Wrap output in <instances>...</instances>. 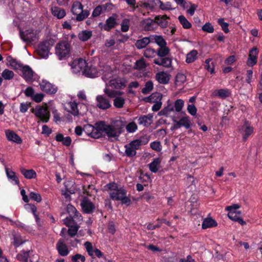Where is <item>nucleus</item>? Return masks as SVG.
<instances>
[{"instance_id":"f257e3e1","label":"nucleus","mask_w":262,"mask_h":262,"mask_svg":"<svg viewBox=\"0 0 262 262\" xmlns=\"http://www.w3.org/2000/svg\"><path fill=\"white\" fill-rule=\"evenodd\" d=\"M102 79L106 83V86H112L116 89H122L126 86V80L121 77H118L114 74L109 66L104 68Z\"/></svg>"},{"instance_id":"f03ea898","label":"nucleus","mask_w":262,"mask_h":262,"mask_svg":"<svg viewBox=\"0 0 262 262\" xmlns=\"http://www.w3.org/2000/svg\"><path fill=\"white\" fill-rule=\"evenodd\" d=\"M110 197L113 200L121 201L123 204L129 205L130 200L126 196V191L122 188H118L115 183H110L107 185Z\"/></svg>"},{"instance_id":"7ed1b4c3","label":"nucleus","mask_w":262,"mask_h":262,"mask_svg":"<svg viewBox=\"0 0 262 262\" xmlns=\"http://www.w3.org/2000/svg\"><path fill=\"white\" fill-rule=\"evenodd\" d=\"M149 141V138L143 137L139 139L134 140L125 145V153L128 157H134L136 154V150L142 145L146 144Z\"/></svg>"},{"instance_id":"20e7f679","label":"nucleus","mask_w":262,"mask_h":262,"mask_svg":"<svg viewBox=\"0 0 262 262\" xmlns=\"http://www.w3.org/2000/svg\"><path fill=\"white\" fill-rule=\"evenodd\" d=\"M71 47L69 43L67 41H62L58 42L55 47V54L59 60H62L69 56Z\"/></svg>"},{"instance_id":"39448f33","label":"nucleus","mask_w":262,"mask_h":262,"mask_svg":"<svg viewBox=\"0 0 262 262\" xmlns=\"http://www.w3.org/2000/svg\"><path fill=\"white\" fill-rule=\"evenodd\" d=\"M167 17L165 15L162 16H157L155 17V20L151 19L147 20L145 21V29L147 30H154L158 25L162 28L166 27L167 26Z\"/></svg>"},{"instance_id":"423d86ee","label":"nucleus","mask_w":262,"mask_h":262,"mask_svg":"<svg viewBox=\"0 0 262 262\" xmlns=\"http://www.w3.org/2000/svg\"><path fill=\"white\" fill-rule=\"evenodd\" d=\"M71 12L73 15H76V20L81 21L89 15L88 10H83L82 4L79 2H75L72 6Z\"/></svg>"},{"instance_id":"0eeeda50","label":"nucleus","mask_w":262,"mask_h":262,"mask_svg":"<svg viewBox=\"0 0 262 262\" xmlns=\"http://www.w3.org/2000/svg\"><path fill=\"white\" fill-rule=\"evenodd\" d=\"M31 111L40 121L46 123L48 122L50 113L47 106L37 105L35 108L32 109Z\"/></svg>"},{"instance_id":"6e6552de","label":"nucleus","mask_w":262,"mask_h":262,"mask_svg":"<svg viewBox=\"0 0 262 262\" xmlns=\"http://www.w3.org/2000/svg\"><path fill=\"white\" fill-rule=\"evenodd\" d=\"M86 65L87 63L85 60L79 58L73 60L71 64V67L73 73L83 75V71L85 69Z\"/></svg>"},{"instance_id":"1a4fd4ad","label":"nucleus","mask_w":262,"mask_h":262,"mask_svg":"<svg viewBox=\"0 0 262 262\" xmlns=\"http://www.w3.org/2000/svg\"><path fill=\"white\" fill-rule=\"evenodd\" d=\"M162 95L159 93H155L151 94L148 98L147 101L154 103V104L152 106V111L154 112H157L159 111L162 106L161 99Z\"/></svg>"},{"instance_id":"9d476101","label":"nucleus","mask_w":262,"mask_h":262,"mask_svg":"<svg viewBox=\"0 0 262 262\" xmlns=\"http://www.w3.org/2000/svg\"><path fill=\"white\" fill-rule=\"evenodd\" d=\"M39 31L29 29L22 32L20 34L21 38L26 42H32L37 40L39 36Z\"/></svg>"},{"instance_id":"9b49d317","label":"nucleus","mask_w":262,"mask_h":262,"mask_svg":"<svg viewBox=\"0 0 262 262\" xmlns=\"http://www.w3.org/2000/svg\"><path fill=\"white\" fill-rule=\"evenodd\" d=\"M51 46L48 41L40 43L36 50L37 54L42 58H46L50 54Z\"/></svg>"},{"instance_id":"f8f14e48","label":"nucleus","mask_w":262,"mask_h":262,"mask_svg":"<svg viewBox=\"0 0 262 262\" xmlns=\"http://www.w3.org/2000/svg\"><path fill=\"white\" fill-rule=\"evenodd\" d=\"M239 132L242 135L243 140H246L253 133V127L249 122L245 121L239 128Z\"/></svg>"},{"instance_id":"ddd939ff","label":"nucleus","mask_w":262,"mask_h":262,"mask_svg":"<svg viewBox=\"0 0 262 262\" xmlns=\"http://www.w3.org/2000/svg\"><path fill=\"white\" fill-rule=\"evenodd\" d=\"M258 52V50L256 47H254L250 50L247 61V64L248 66L253 67L257 63Z\"/></svg>"},{"instance_id":"4468645a","label":"nucleus","mask_w":262,"mask_h":262,"mask_svg":"<svg viewBox=\"0 0 262 262\" xmlns=\"http://www.w3.org/2000/svg\"><path fill=\"white\" fill-rule=\"evenodd\" d=\"M42 91L49 94H55L57 91V88L46 80H42L39 84Z\"/></svg>"},{"instance_id":"2eb2a0df","label":"nucleus","mask_w":262,"mask_h":262,"mask_svg":"<svg viewBox=\"0 0 262 262\" xmlns=\"http://www.w3.org/2000/svg\"><path fill=\"white\" fill-rule=\"evenodd\" d=\"M21 70L23 73V76L26 81H33L35 79V74L30 67L28 66H23Z\"/></svg>"},{"instance_id":"dca6fc26","label":"nucleus","mask_w":262,"mask_h":262,"mask_svg":"<svg viewBox=\"0 0 262 262\" xmlns=\"http://www.w3.org/2000/svg\"><path fill=\"white\" fill-rule=\"evenodd\" d=\"M64 108L74 116H77L80 114H82L81 112H79L77 103L75 101L67 102L64 105Z\"/></svg>"},{"instance_id":"f3484780","label":"nucleus","mask_w":262,"mask_h":262,"mask_svg":"<svg viewBox=\"0 0 262 262\" xmlns=\"http://www.w3.org/2000/svg\"><path fill=\"white\" fill-rule=\"evenodd\" d=\"M97 106L100 109L105 110L110 108L111 104L108 99L102 95L96 97Z\"/></svg>"},{"instance_id":"a211bd4d","label":"nucleus","mask_w":262,"mask_h":262,"mask_svg":"<svg viewBox=\"0 0 262 262\" xmlns=\"http://www.w3.org/2000/svg\"><path fill=\"white\" fill-rule=\"evenodd\" d=\"M104 122H99L95 124V126L93 129V132L91 134V137L93 138H100L103 132Z\"/></svg>"},{"instance_id":"6ab92c4d","label":"nucleus","mask_w":262,"mask_h":262,"mask_svg":"<svg viewBox=\"0 0 262 262\" xmlns=\"http://www.w3.org/2000/svg\"><path fill=\"white\" fill-rule=\"evenodd\" d=\"M113 5L111 4L106 3L104 5L97 6L93 11L92 16L97 17L102 13L112 9Z\"/></svg>"},{"instance_id":"aec40b11","label":"nucleus","mask_w":262,"mask_h":262,"mask_svg":"<svg viewBox=\"0 0 262 262\" xmlns=\"http://www.w3.org/2000/svg\"><path fill=\"white\" fill-rule=\"evenodd\" d=\"M56 248L61 256H67L69 253L67 245L62 239H59L57 243Z\"/></svg>"},{"instance_id":"412c9836","label":"nucleus","mask_w":262,"mask_h":262,"mask_svg":"<svg viewBox=\"0 0 262 262\" xmlns=\"http://www.w3.org/2000/svg\"><path fill=\"white\" fill-rule=\"evenodd\" d=\"M82 209L84 213H90L95 209V205L87 199H84L81 203Z\"/></svg>"},{"instance_id":"4be33fe9","label":"nucleus","mask_w":262,"mask_h":262,"mask_svg":"<svg viewBox=\"0 0 262 262\" xmlns=\"http://www.w3.org/2000/svg\"><path fill=\"white\" fill-rule=\"evenodd\" d=\"M67 211L73 220L77 222H80L82 221L81 215L73 206L71 205H67Z\"/></svg>"},{"instance_id":"5701e85b","label":"nucleus","mask_w":262,"mask_h":262,"mask_svg":"<svg viewBox=\"0 0 262 262\" xmlns=\"http://www.w3.org/2000/svg\"><path fill=\"white\" fill-rule=\"evenodd\" d=\"M103 132L110 137H117L120 134L112 125H107L104 123Z\"/></svg>"},{"instance_id":"b1692460","label":"nucleus","mask_w":262,"mask_h":262,"mask_svg":"<svg viewBox=\"0 0 262 262\" xmlns=\"http://www.w3.org/2000/svg\"><path fill=\"white\" fill-rule=\"evenodd\" d=\"M83 75L89 78H94L98 76V71L95 67L87 64L85 69L83 71Z\"/></svg>"},{"instance_id":"393cba45","label":"nucleus","mask_w":262,"mask_h":262,"mask_svg":"<svg viewBox=\"0 0 262 262\" xmlns=\"http://www.w3.org/2000/svg\"><path fill=\"white\" fill-rule=\"evenodd\" d=\"M5 171L8 180L14 185H18L19 183V179L16 173L11 169L6 167Z\"/></svg>"},{"instance_id":"a878e982","label":"nucleus","mask_w":262,"mask_h":262,"mask_svg":"<svg viewBox=\"0 0 262 262\" xmlns=\"http://www.w3.org/2000/svg\"><path fill=\"white\" fill-rule=\"evenodd\" d=\"M170 75L165 72H160L156 74V79L160 83H167L170 79Z\"/></svg>"},{"instance_id":"bb28decb","label":"nucleus","mask_w":262,"mask_h":262,"mask_svg":"<svg viewBox=\"0 0 262 262\" xmlns=\"http://www.w3.org/2000/svg\"><path fill=\"white\" fill-rule=\"evenodd\" d=\"M149 1L154 3V4L151 5L152 7H154L155 5L159 6L160 8L162 10H169L172 9L171 4L170 2L163 3L160 0H149Z\"/></svg>"},{"instance_id":"cd10ccee","label":"nucleus","mask_w":262,"mask_h":262,"mask_svg":"<svg viewBox=\"0 0 262 262\" xmlns=\"http://www.w3.org/2000/svg\"><path fill=\"white\" fill-rule=\"evenodd\" d=\"M52 14L58 19L63 18L66 15V11L61 8L55 6L51 8Z\"/></svg>"},{"instance_id":"c85d7f7f","label":"nucleus","mask_w":262,"mask_h":262,"mask_svg":"<svg viewBox=\"0 0 262 262\" xmlns=\"http://www.w3.org/2000/svg\"><path fill=\"white\" fill-rule=\"evenodd\" d=\"M6 64L7 66L10 67L14 70H21L23 66L20 63L17 61L15 59L11 56H8L6 58Z\"/></svg>"},{"instance_id":"c756f323","label":"nucleus","mask_w":262,"mask_h":262,"mask_svg":"<svg viewBox=\"0 0 262 262\" xmlns=\"http://www.w3.org/2000/svg\"><path fill=\"white\" fill-rule=\"evenodd\" d=\"M5 134L8 140L17 143H20L21 142V138L14 132L10 130H6Z\"/></svg>"},{"instance_id":"7c9ffc66","label":"nucleus","mask_w":262,"mask_h":262,"mask_svg":"<svg viewBox=\"0 0 262 262\" xmlns=\"http://www.w3.org/2000/svg\"><path fill=\"white\" fill-rule=\"evenodd\" d=\"M161 159L160 158H155L149 164V168L150 170L154 173L157 172L161 168Z\"/></svg>"},{"instance_id":"2f4dec72","label":"nucleus","mask_w":262,"mask_h":262,"mask_svg":"<svg viewBox=\"0 0 262 262\" xmlns=\"http://www.w3.org/2000/svg\"><path fill=\"white\" fill-rule=\"evenodd\" d=\"M20 170L21 174L27 179H34L37 177L36 172L33 169H26L21 167Z\"/></svg>"},{"instance_id":"473e14b6","label":"nucleus","mask_w":262,"mask_h":262,"mask_svg":"<svg viewBox=\"0 0 262 262\" xmlns=\"http://www.w3.org/2000/svg\"><path fill=\"white\" fill-rule=\"evenodd\" d=\"M55 139L57 141L61 142L64 145L69 146L70 145L72 140L70 137H64L61 134H57Z\"/></svg>"},{"instance_id":"72a5a7b5","label":"nucleus","mask_w":262,"mask_h":262,"mask_svg":"<svg viewBox=\"0 0 262 262\" xmlns=\"http://www.w3.org/2000/svg\"><path fill=\"white\" fill-rule=\"evenodd\" d=\"M151 41L150 36L149 37H144L136 41L135 46L138 49H142L148 45Z\"/></svg>"},{"instance_id":"f704fd0d","label":"nucleus","mask_w":262,"mask_h":262,"mask_svg":"<svg viewBox=\"0 0 262 262\" xmlns=\"http://www.w3.org/2000/svg\"><path fill=\"white\" fill-rule=\"evenodd\" d=\"M198 52L196 50H192L186 54V62L187 63H192L197 59Z\"/></svg>"},{"instance_id":"c9c22d12","label":"nucleus","mask_w":262,"mask_h":262,"mask_svg":"<svg viewBox=\"0 0 262 262\" xmlns=\"http://www.w3.org/2000/svg\"><path fill=\"white\" fill-rule=\"evenodd\" d=\"M150 38L151 39L150 42L156 43L159 47L166 45V42L162 36L153 35H150Z\"/></svg>"},{"instance_id":"e433bc0d","label":"nucleus","mask_w":262,"mask_h":262,"mask_svg":"<svg viewBox=\"0 0 262 262\" xmlns=\"http://www.w3.org/2000/svg\"><path fill=\"white\" fill-rule=\"evenodd\" d=\"M178 122L181 127L184 126L186 129H188L191 124L189 117L186 115L182 117L180 119L178 120Z\"/></svg>"},{"instance_id":"4c0bfd02","label":"nucleus","mask_w":262,"mask_h":262,"mask_svg":"<svg viewBox=\"0 0 262 262\" xmlns=\"http://www.w3.org/2000/svg\"><path fill=\"white\" fill-rule=\"evenodd\" d=\"M216 225V222L211 218H206L202 223V228L203 229L215 227Z\"/></svg>"},{"instance_id":"58836bf2","label":"nucleus","mask_w":262,"mask_h":262,"mask_svg":"<svg viewBox=\"0 0 262 262\" xmlns=\"http://www.w3.org/2000/svg\"><path fill=\"white\" fill-rule=\"evenodd\" d=\"M175 111L174 105L172 103L168 104L166 107H165L159 113V115L160 116H168L170 113Z\"/></svg>"},{"instance_id":"ea45409f","label":"nucleus","mask_w":262,"mask_h":262,"mask_svg":"<svg viewBox=\"0 0 262 262\" xmlns=\"http://www.w3.org/2000/svg\"><path fill=\"white\" fill-rule=\"evenodd\" d=\"M112 124L115 129L119 132L120 134H121L122 132V129L125 125V122L121 119H118L114 121Z\"/></svg>"},{"instance_id":"a19ab883","label":"nucleus","mask_w":262,"mask_h":262,"mask_svg":"<svg viewBox=\"0 0 262 262\" xmlns=\"http://www.w3.org/2000/svg\"><path fill=\"white\" fill-rule=\"evenodd\" d=\"M213 96H219L222 98H225L230 95L229 91L227 89H220L215 90L213 92Z\"/></svg>"},{"instance_id":"79ce46f5","label":"nucleus","mask_w":262,"mask_h":262,"mask_svg":"<svg viewBox=\"0 0 262 262\" xmlns=\"http://www.w3.org/2000/svg\"><path fill=\"white\" fill-rule=\"evenodd\" d=\"M116 24V19L113 17H110L106 21V24L104 25L103 28L106 31L115 27Z\"/></svg>"},{"instance_id":"37998d69","label":"nucleus","mask_w":262,"mask_h":262,"mask_svg":"<svg viewBox=\"0 0 262 262\" xmlns=\"http://www.w3.org/2000/svg\"><path fill=\"white\" fill-rule=\"evenodd\" d=\"M104 93L110 98H116L122 95L123 92L120 91L112 90L108 88H105L104 90Z\"/></svg>"},{"instance_id":"c03bdc74","label":"nucleus","mask_w":262,"mask_h":262,"mask_svg":"<svg viewBox=\"0 0 262 262\" xmlns=\"http://www.w3.org/2000/svg\"><path fill=\"white\" fill-rule=\"evenodd\" d=\"M92 35L91 31L83 30L78 34V38L80 40L85 41L88 40L92 36Z\"/></svg>"},{"instance_id":"a18cd8bd","label":"nucleus","mask_w":262,"mask_h":262,"mask_svg":"<svg viewBox=\"0 0 262 262\" xmlns=\"http://www.w3.org/2000/svg\"><path fill=\"white\" fill-rule=\"evenodd\" d=\"M152 117L142 116L139 118L138 123L140 125L147 126L151 124Z\"/></svg>"},{"instance_id":"49530a36","label":"nucleus","mask_w":262,"mask_h":262,"mask_svg":"<svg viewBox=\"0 0 262 262\" xmlns=\"http://www.w3.org/2000/svg\"><path fill=\"white\" fill-rule=\"evenodd\" d=\"M169 53V49L165 45V46L160 47V48L158 50L157 52H156V54H157L159 57H165Z\"/></svg>"},{"instance_id":"de8ad7c7","label":"nucleus","mask_w":262,"mask_h":262,"mask_svg":"<svg viewBox=\"0 0 262 262\" xmlns=\"http://www.w3.org/2000/svg\"><path fill=\"white\" fill-rule=\"evenodd\" d=\"M212 59L208 58L206 59L205 61V68L211 74H213L214 72V64L211 62Z\"/></svg>"},{"instance_id":"09e8293b","label":"nucleus","mask_w":262,"mask_h":262,"mask_svg":"<svg viewBox=\"0 0 262 262\" xmlns=\"http://www.w3.org/2000/svg\"><path fill=\"white\" fill-rule=\"evenodd\" d=\"M178 19L184 29H189L191 27V23L183 15L179 16Z\"/></svg>"},{"instance_id":"8fccbe9b","label":"nucleus","mask_w":262,"mask_h":262,"mask_svg":"<svg viewBox=\"0 0 262 262\" xmlns=\"http://www.w3.org/2000/svg\"><path fill=\"white\" fill-rule=\"evenodd\" d=\"M156 55V51L150 48H147L144 50L143 55L147 58H154Z\"/></svg>"},{"instance_id":"3c124183","label":"nucleus","mask_w":262,"mask_h":262,"mask_svg":"<svg viewBox=\"0 0 262 262\" xmlns=\"http://www.w3.org/2000/svg\"><path fill=\"white\" fill-rule=\"evenodd\" d=\"M125 103V99L120 96H117L114 100V105L117 108H122Z\"/></svg>"},{"instance_id":"603ef678","label":"nucleus","mask_w":262,"mask_h":262,"mask_svg":"<svg viewBox=\"0 0 262 262\" xmlns=\"http://www.w3.org/2000/svg\"><path fill=\"white\" fill-rule=\"evenodd\" d=\"M14 76V74L13 71L8 69L4 70L2 73V76L5 80H11Z\"/></svg>"},{"instance_id":"864d4df0","label":"nucleus","mask_w":262,"mask_h":262,"mask_svg":"<svg viewBox=\"0 0 262 262\" xmlns=\"http://www.w3.org/2000/svg\"><path fill=\"white\" fill-rule=\"evenodd\" d=\"M84 246L88 254L94 258V250L95 248H94L92 244L90 242H86L84 243Z\"/></svg>"},{"instance_id":"5fc2aeb1","label":"nucleus","mask_w":262,"mask_h":262,"mask_svg":"<svg viewBox=\"0 0 262 262\" xmlns=\"http://www.w3.org/2000/svg\"><path fill=\"white\" fill-rule=\"evenodd\" d=\"M175 111L180 112L184 105V101L181 99H177L173 104Z\"/></svg>"},{"instance_id":"6e6d98bb","label":"nucleus","mask_w":262,"mask_h":262,"mask_svg":"<svg viewBox=\"0 0 262 262\" xmlns=\"http://www.w3.org/2000/svg\"><path fill=\"white\" fill-rule=\"evenodd\" d=\"M138 129V126L135 122H131L126 126V131L129 133H133Z\"/></svg>"},{"instance_id":"4d7b16f0","label":"nucleus","mask_w":262,"mask_h":262,"mask_svg":"<svg viewBox=\"0 0 262 262\" xmlns=\"http://www.w3.org/2000/svg\"><path fill=\"white\" fill-rule=\"evenodd\" d=\"M153 89V83L151 81H147L144 88L142 90V93L144 94L149 93Z\"/></svg>"},{"instance_id":"13d9d810","label":"nucleus","mask_w":262,"mask_h":262,"mask_svg":"<svg viewBox=\"0 0 262 262\" xmlns=\"http://www.w3.org/2000/svg\"><path fill=\"white\" fill-rule=\"evenodd\" d=\"M29 256L28 252L21 251L17 254L16 258L18 260L23 262H27Z\"/></svg>"},{"instance_id":"bf43d9fd","label":"nucleus","mask_w":262,"mask_h":262,"mask_svg":"<svg viewBox=\"0 0 262 262\" xmlns=\"http://www.w3.org/2000/svg\"><path fill=\"white\" fill-rule=\"evenodd\" d=\"M147 66L145 59L143 58H140L136 61L135 67L136 69L141 70L145 68Z\"/></svg>"},{"instance_id":"052dcab7","label":"nucleus","mask_w":262,"mask_h":262,"mask_svg":"<svg viewBox=\"0 0 262 262\" xmlns=\"http://www.w3.org/2000/svg\"><path fill=\"white\" fill-rule=\"evenodd\" d=\"M150 147L154 150L159 152L162 149V146L159 141H154L151 142L150 144Z\"/></svg>"},{"instance_id":"680f3d73","label":"nucleus","mask_w":262,"mask_h":262,"mask_svg":"<svg viewBox=\"0 0 262 262\" xmlns=\"http://www.w3.org/2000/svg\"><path fill=\"white\" fill-rule=\"evenodd\" d=\"M130 21L128 19H124L122 20L121 26L123 32H127L129 28Z\"/></svg>"},{"instance_id":"e2e57ef3","label":"nucleus","mask_w":262,"mask_h":262,"mask_svg":"<svg viewBox=\"0 0 262 262\" xmlns=\"http://www.w3.org/2000/svg\"><path fill=\"white\" fill-rule=\"evenodd\" d=\"M79 227L77 225L71 226L68 229V234L72 237L74 236L77 233Z\"/></svg>"},{"instance_id":"0e129e2a","label":"nucleus","mask_w":262,"mask_h":262,"mask_svg":"<svg viewBox=\"0 0 262 262\" xmlns=\"http://www.w3.org/2000/svg\"><path fill=\"white\" fill-rule=\"evenodd\" d=\"M219 24L222 27V29L225 33L229 32L228 24L225 22L223 18H219L218 19Z\"/></svg>"},{"instance_id":"69168bd1","label":"nucleus","mask_w":262,"mask_h":262,"mask_svg":"<svg viewBox=\"0 0 262 262\" xmlns=\"http://www.w3.org/2000/svg\"><path fill=\"white\" fill-rule=\"evenodd\" d=\"M241 214V212L238 211L235 213L230 212V213H228V217L232 221L237 222L239 218H241L240 215Z\"/></svg>"},{"instance_id":"338daca9","label":"nucleus","mask_w":262,"mask_h":262,"mask_svg":"<svg viewBox=\"0 0 262 262\" xmlns=\"http://www.w3.org/2000/svg\"><path fill=\"white\" fill-rule=\"evenodd\" d=\"M72 260L73 262H84L85 260L84 256L80 254H77L72 257Z\"/></svg>"},{"instance_id":"774afa93","label":"nucleus","mask_w":262,"mask_h":262,"mask_svg":"<svg viewBox=\"0 0 262 262\" xmlns=\"http://www.w3.org/2000/svg\"><path fill=\"white\" fill-rule=\"evenodd\" d=\"M29 196L30 199L37 202H40L41 201V195L38 193L31 192L29 194Z\"/></svg>"}]
</instances>
